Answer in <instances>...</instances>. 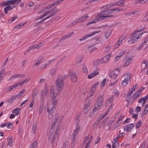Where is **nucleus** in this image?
<instances>
[{
	"label": "nucleus",
	"instance_id": "1",
	"mask_svg": "<svg viewBox=\"0 0 148 148\" xmlns=\"http://www.w3.org/2000/svg\"><path fill=\"white\" fill-rule=\"evenodd\" d=\"M58 94H54L53 96L52 97V101L51 103V110L50 109L48 106H47V110L48 112L49 113L52 114L53 113L55 110L56 108V104L58 100V99L57 98V96Z\"/></svg>",
	"mask_w": 148,
	"mask_h": 148
},
{
	"label": "nucleus",
	"instance_id": "2",
	"mask_svg": "<svg viewBox=\"0 0 148 148\" xmlns=\"http://www.w3.org/2000/svg\"><path fill=\"white\" fill-rule=\"evenodd\" d=\"M57 90L58 92L61 90L63 88L64 85V81H63L62 77L59 76L57 78L56 81Z\"/></svg>",
	"mask_w": 148,
	"mask_h": 148
},
{
	"label": "nucleus",
	"instance_id": "3",
	"mask_svg": "<svg viewBox=\"0 0 148 148\" xmlns=\"http://www.w3.org/2000/svg\"><path fill=\"white\" fill-rule=\"evenodd\" d=\"M103 102V96H99L97 98L96 106L101 107Z\"/></svg>",
	"mask_w": 148,
	"mask_h": 148
},
{
	"label": "nucleus",
	"instance_id": "4",
	"mask_svg": "<svg viewBox=\"0 0 148 148\" xmlns=\"http://www.w3.org/2000/svg\"><path fill=\"white\" fill-rule=\"evenodd\" d=\"M125 75L127 76V77L123 80L121 82L122 85L123 86H125L127 85L128 82L130 79V73H128Z\"/></svg>",
	"mask_w": 148,
	"mask_h": 148
},
{
	"label": "nucleus",
	"instance_id": "5",
	"mask_svg": "<svg viewBox=\"0 0 148 148\" xmlns=\"http://www.w3.org/2000/svg\"><path fill=\"white\" fill-rule=\"evenodd\" d=\"M69 73L71 81L74 82H77V78L76 73L75 72L70 71Z\"/></svg>",
	"mask_w": 148,
	"mask_h": 148
},
{
	"label": "nucleus",
	"instance_id": "6",
	"mask_svg": "<svg viewBox=\"0 0 148 148\" xmlns=\"http://www.w3.org/2000/svg\"><path fill=\"white\" fill-rule=\"evenodd\" d=\"M100 31H96L90 34H88L85 36H84L82 37L81 39H79V40L82 41L83 40H86L89 37H91L94 35L100 32Z\"/></svg>",
	"mask_w": 148,
	"mask_h": 148
},
{
	"label": "nucleus",
	"instance_id": "7",
	"mask_svg": "<svg viewBox=\"0 0 148 148\" xmlns=\"http://www.w3.org/2000/svg\"><path fill=\"white\" fill-rule=\"evenodd\" d=\"M134 127V125L133 123L129 124L126 125L124 127V130L125 131L131 132L132 128Z\"/></svg>",
	"mask_w": 148,
	"mask_h": 148
},
{
	"label": "nucleus",
	"instance_id": "8",
	"mask_svg": "<svg viewBox=\"0 0 148 148\" xmlns=\"http://www.w3.org/2000/svg\"><path fill=\"white\" fill-rule=\"evenodd\" d=\"M88 17H89V16L88 15H86L84 16H83L76 20L75 23H79L85 21L87 19V18Z\"/></svg>",
	"mask_w": 148,
	"mask_h": 148
},
{
	"label": "nucleus",
	"instance_id": "9",
	"mask_svg": "<svg viewBox=\"0 0 148 148\" xmlns=\"http://www.w3.org/2000/svg\"><path fill=\"white\" fill-rule=\"evenodd\" d=\"M105 19V16L103 15L101 13H100L96 16L95 20L98 21H101Z\"/></svg>",
	"mask_w": 148,
	"mask_h": 148
},
{
	"label": "nucleus",
	"instance_id": "10",
	"mask_svg": "<svg viewBox=\"0 0 148 148\" xmlns=\"http://www.w3.org/2000/svg\"><path fill=\"white\" fill-rule=\"evenodd\" d=\"M111 54H109L106 55L104 56L102 60V61L103 63H107L109 60V59L110 58Z\"/></svg>",
	"mask_w": 148,
	"mask_h": 148
},
{
	"label": "nucleus",
	"instance_id": "11",
	"mask_svg": "<svg viewBox=\"0 0 148 148\" xmlns=\"http://www.w3.org/2000/svg\"><path fill=\"white\" fill-rule=\"evenodd\" d=\"M57 8L56 7H55L53 8H52L50 10L46 12L44 14V15L45 16H46L48 15L49 14H51L53 12L55 11L56 10H57Z\"/></svg>",
	"mask_w": 148,
	"mask_h": 148
},
{
	"label": "nucleus",
	"instance_id": "12",
	"mask_svg": "<svg viewBox=\"0 0 148 148\" xmlns=\"http://www.w3.org/2000/svg\"><path fill=\"white\" fill-rule=\"evenodd\" d=\"M99 72L97 71H94L93 73H91L88 76V78L90 79L94 77L99 74Z\"/></svg>",
	"mask_w": 148,
	"mask_h": 148
},
{
	"label": "nucleus",
	"instance_id": "13",
	"mask_svg": "<svg viewBox=\"0 0 148 148\" xmlns=\"http://www.w3.org/2000/svg\"><path fill=\"white\" fill-rule=\"evenodd\" d=\"M143 33H140L139 34H137L135 36L133 37L132 39L133 40V41L135 42L136 41V40L139 39L142 36Z\"/></svg>",
	"mask_w": 148,
	"mask_h": 148
},
{
	"label": "nucleus",
	"instance_id": "14",
	"mask_svg": "<svg viewBox=\"0 0 148 148\" xmlns=\"http://www.w3.org/2000/svg\"><path fill=\"white\" fill-rule=\"evenodd\" d=\"M73 34V32H70L69 34L63 36L60 39L61 40H64L65 39L69 38L72 36Z\"/></svg>",
	"mask_w": 148,
	"mask_h": 148
},
{
	"label": "nucleus",
	"instance_id": "15",
	"mask_svg": "<svg viewBox=\"0 0 148 148\" xmlns=\"http://www.w3.org/2000/svg\"><path fill=\"white\" fill-rule=\"evenodd\" d=\"M25 75L24 74H17L15 75L11 76L10 78L8 80V81L10 80L13 78L16 79L18 77H24Z\"/></svg>",
	"mask_w": 148,
	"mask_h": 148
},
{
	"label": "nucleus",
	"instance_id": "16",
	"mask_svg": "<svg viewBox=\"0 0 148 148\" xmlns=\"http://www.w3.org/2000/svg\"><path fill=\"white\" fill-rule=\"evenodd\" d=\"M31 79V77H29L19 82V83L20 85L21 86H22L24 84L27 83Z\"/></svg>",
	"mask_w": 148,
	"mask_h": 148
},
{
	"label": "nucleus",
	"instance_id": "17",
	"mask_svg": "<svg viewBox=\"0 0 148 148\" xmlns=\"http://www.w3.org/2000/svg\"><path fill=\"white\" fill-rule=\"evenodd\" d=\"M132 59L129 58L127 60H126L125 62L123 65L124 67L127 66L129 65L130 64L132 63Z\"/></svg>",
	"mask_w": 148,
	"mask_h": 148
},
{
	"label": "nucleus",
	"instance_id": "18",
	"mask_svg": "<svg viewBox=\"0 0 148 148\" xmlns=\"http://www.w3.org/2000/svg\"><path fill=\"white\" fill-rule=\"evenodd\" d=\"M43 57H40L38 58L37 59V61L35 62V63L34 64V65L36 66L40 64V63L42 62V60H43Z\"/></svg>",
	"mask_w": 148,
	"mask_h": 148
},
{
	"label": "nucleus",
	"instance_id": "19",
	"mask_svg": "<svg viewBox=\"0 0 148 148\" xmlns=\"http://www.w3.org/2000/svg\"><path fill=\"white\" fill-rule=\"evenodd\" d=\"M148 41V35L147 36L146 38L145 39V40L143 43L141 45H140L138 47V49L140 50L143 47V46L144 45H146L147 42Z\"/></svg>",
	"mask_w": 148,
	"mask_h": 148
},
{
	"label": "nucleus",
	"instance_id": "20",
	"mask_svg": "<svg viewBox=\"0 0 148 148\" xmlns=\"http://www.w3.org/2000/svg\"><path fill=\"white\" fill-rule=\"evenodd\" d=\"M12 7L10 5H8L6 7L4 8V12L5 14H7L8 11L12 9Z\"/></svg>",
	"mask_w": 148,
	"mask_h": 148
},
{
	"label": "nucleus",
	"instance_id": "21",
	"mask_svg": "<svg viewBox=\"0 0 148 148\" xmlns=\"http://www.w3.org/2000/svg\"><path fill=\"white\" fill-rule=\"evenodd\" d=\"M134 96L132 97V99H133V102L139 96L140 94L139 93H138V92H137L136 93L134 94Z\"/></svg>",
	"mask_w": 148,
	"mask_h": 148
},
{
	"label": "nucleus",
	"instance_id": "22",
	"mask_svg": "<svg viewBox=\"0 0 148 148\" xmlns=\"http://www.w3.org/2000/svg\"><path fill=\"white\" fill-rule=\"evenodd\" d=\"M148 97L147 95H146L144 97H141L138 101V102L139 103H141L142 101H144L145 100H147L148 99Z\"/></svg>",
	"mask_w": 148,
	"mask_h": 148
},
{
	"label": "nucleus",
	"instance_id": "23",
	"mask_svg": "<svg viewBox=\"0 0 148 148\" xmlns=\"http://www.w3.org/2000/svg\"><path fill=\"white\" fill-rule=\"evenodd\" d=\"M112 33V30H110L106 32L105 34V38L107 39L111 35Z\"/></svg>",
	"mask_w": 148,
	"mask_h": 148
},
{
	"label": "nucleus",
	"instance_id": "24",
	"mask_svg": "<svg viewBox=\"0 0 148 148\" xmlns=\"http://www.w3.org/2000/svg\"><path fill=\"white\" fill-rule=\"evenodd\" d=\"M114 99L113 95H112L111 97L108 99L107 101L106 105L109 104L110 103H112Z\"/></svg>",
	"mask_w": 148,
	"mask_h": 148
},
{
	"label": "nucleus",
	"instance_id": "25",
	"mask_svg": "<svg viewBox=\"0 0 148 148\" xmlns=\"http://www.w3.org/2000/svg\"><path fill=\"white\" fill-rule=\"evenodd\" d=\"M6 126L8 129H12L13 127V124L11 122H7L6 123Z\"/></svg>",
	"mask_w": 148,
	"mask_h": 148
},
{
	"label": "nucleus",
	"instance_id": "26",
	"mask_svg": "<svg viewBox=\"0 0 148 148\" xmlns=\"http://www.w3.org/2000/svg\"><path fill=\"white\" fill-rule=\"evenodd\" d=\"M124 1L123 0H120L115 2V4L118 5H124Z\"/></svg>",
	"mask_w": 148,
	"mask_h": 148
},
{
	"label": "nucleus",
	"instance_id": "27",
	"mask_svg": "<svg viewBox=\"0 0 148 148\" xmlns=\"http://www.w3.org/2000/svg\"><path fill=\"white\" fill-rule=\"evenodd\" d=\"M139 12L138 10H136L134 11H131L129 12H128L127 13L125 14L126 15H134L137 13H138Z\"/></svg>",
	"mask_w": 148,
	"mask_h": 148
},
{
	"label": "nucleus",
	"instance_id": "28",
	"mask_svg": "<svg viewBox=\"0 0 148 148\" xmlns=\"http://www.w3.org/2000/svg\"><path fill=\"white\" fill-rule=\"evenodd\" d=\"M92 138V136L90 138V139L88 140V142L87 143L85 148H89L90 145V143H91Z\"/></svg>",
	"mask_w": 148,
	"mask_h": 148
},
{
	"label": "nucleus",
	"instance_id": "29",
	"mask_svg": "<svg viewBox=\"0 0 148 148\" xmlns=\"http://www.w3.org/2000/svg\"><path fill=\"white\" fill-rule=\"evenodd\" d=\"M36 129V123H33V127L32 128V132L34 134L35 133Z\"/></svg>",
	"mask_w": 148,
	"mask_h": 148
},
{
	"label": "nucleus",
	"instance_id": "30",
	"mask_svg": "<svg viewBox=\"0 0 148 148\" xmlns=\"http://www.w3.org/2000/svg\"><path fill=\"white\" fill-rule=\"evenodd\" d=\"M44 108V105L43 104H41L39 108L38 113L39 114H41L43 111Z\"/></svg>",
	"mask_w": 148,
	"mask_h": 148
},
{
	"label": "nucleus",
	"instance_id": "31",
	"mask_svg": "<svg viewBox=\"0 0 148 148\" xmlns=\"http://www.w3.org/2000/svg\"><path fill=\"white\" fill-rule=\"evenodd\" d=\"M83 72L85 73H88V70L85 64H83L82 66Z\"/></svg>",
	"mask_w": 148,
	"mask_h": 148
},
{
	"label": "nucleus",
	"instance_id": "32",
	"mask_svg": "<svg viewBox=\"0 0 148 148\" xmlns=\"http://www.w3.org/2000/svg\"><path fill=\"white\" fill-rule=\"evenodd\" d=\"M54 89L53 86H51L50 87V94L51 95H53L54 94H57L56 93H54Z\"/></svg>",
	"mask_w": 148,
	"mask_h": 148
},
{
	"label": "nucleus",
	"instance_id": "33",
	"mask_svg": "<svg viewBox=\"0 0 148 148\" xmlns=\"http://www.w3.org/2000/svg\"><path fill=\"white\" fill-rule=\"evenodd\" d=\"M58 136H55L54 135V136L51 139V146L52 147H53L54 146L53 143L54 142L55 140H56V138Z\"/></svg>",
	"mask_w": 148,
	"mask_h": 148
},
{
	"label": "nucleus",
	"instance_id": "34",
	"mask_svg": "<svg viewBox=\"0 0 148 148\" xmlns=\"http://www.w3.org/2000/svg\"><path fill=\"white\" fill-rule=\"evenodd\" d=\"M16 1V0H10L8 1H7L6 4H8V5H12L14 4Z\"/></svg>",
	"mask_w": 148,
	"mask_h": 148
},
{
	"label": "nucleus",
	"instance_id": "35",
	"mask_svg": "<svg viewBox=\"0 0 148 148\" xmlns=\"http://www.w3.org/2000/svg\"><path fill=\"white\" fill-rule=\"evenodd\" d=\"M119 138L118 137V136H117V137H116L115 138H114V140L115 141V142H113V141H112V144H114H114H116L117 145V146H118V145L119 144V143L117 141V140Z\"/></svg>",
	"mask_w": 148,
	"mask_h": 148
},
{
	"label": "nucleus",
	"instance_id": "36",
	"mask_svg": "<svg viewBox=\"0 0 148 148\" xmlns=\"http://www.w3.org/2000/svg\"><path fill=\"white\" fill-rule=\"evenodd\" d=\"M142 0H135L134 2V4L136 5L140 3L142 4Z\"/></svg>",
	"mask_w": 148,
	"mask_h": 148
},
{
	"label": "nucleus",
	"instance_id": "37",
	"mask_svg": "<svg viewBox=\"0 0 148 148\" xmlns=\"http://www.w3.org/2000/svg\"><path fill=\"white\" fill-rule=\"evenodd\" d=\"M123 54V53H121V55L119 56H118L115 57L114 61L115 62H117L120 59V57L122 56Z\"/></svg>",
	"mask_w": 148,
	"mask_h": 148
},
{
	"label": "nucleus",
	"instance_id": "38",
	"mask_svg": "<svg viewBox=\"0 0 148 148\" xmlns=\"http://www.w3.org/2000/svg\"><path fill=\"white\" fill-rule=\"evenodd\" d=\"M37 144V142L36 141H35L33 142V143L30 146V148H34L35 146Z\"/></svg>",
	"mask_w": 148,
	"mask_h": 148
},
{
	"label": "nucleus",
	"instance_id": "39",
	"mask_svg": "<svg viewBox=\"0 0 148 148\" xmlns=\"http://www.w3.org/2000/svg\"><path fill=\"white\" fill-rule=\"evenodd\" d=\"M60 129V126H59V127H57L56 130V131L55 132V133L54 134V135L55 136H58V134H59V130Z\"/></svg>",
	"mask_w": 148,
	"mask_h": 148
},
{
	"label": "nucleus",
	"instance_id": "40",
	"mask_svg": "<svg viewBox=\"0 0 148 148\" xmlns=\"http://www.w3.org/2000/svg\"><path fill=\"white\" fill-rule=\"evenodd\" d=\"M141 121L140 120L136 124V127L137 128H139L140 127L141 125Z\"/></svg>",
	"mask_w": 148,
	"mask_h": 148
},
{
	"label": "nucleus",
	"instance_id": "41",
	"mask_svg": "<svg viewBox=\"0 0 148 148\" xmlns=\"http://www.w3.org/2000/svg\"><path fill=\"white\" fill-rule=\"evenodd\" d=\"M44 17H45V16L44 15V14H43V15H42L40 16H39V17H38L37 18H36L34 20V22H36L39 19H41V18H43Z\"/></svg>",
	"mask_w": 148,
	"mask_h": 148
},
{
	"label": "nucleus",
	"instance_id": "42",
	"mask_svg": "<svg viewBox=\"0 0 148 148\" xmlns=\"http://www.w3.org/2000/svg\"><path fill=\"white\" fill-rule=\"evenodd\" d=\"M102 12H100L103 15H106V14H108V10L102 11Z\"/></svg>",
	"mask_w": 148,
	"mask_h": 148
},
{
	"label": "nucleus",
	"instance_id": "43",
	"mask_svg": "<svg viewBox=\"0 0 148 148\" xmlns=\"http://www.w3.org/2000/svg\"><path fill=\"white\" fill-rule=\"evenodd\" d=\"M21 110L20 108H16L15 109L13 110L12 112L13 113H16V112H18V111H20Z\"/></svg>",
	"mask_w": 148,
	"mask_h": 148
},
{
	"label": "nucleus",
	"instance_id": "44",
	"mask_svg": "<svg viewBox=\"0 0 148 148\" xmlns=\"http://www.w3.org/2000/svg\"><path fill=\"white\" fill-rule=\"evenodd\" d=\"M90 101H88V103L85 104L84 108H86V109H88L89 107L90 106Z\"/></svg>",
	"mask_w": 148,
	"mask_h": 148
},
{
	"label": "nucleus",
	"instance_id": "45",
	"mask_svg": "<svg viewBox=\"0 0 148 148\" xmlns=\"http://www.w3.org/2000/svg\"><path fill=\"white\" fill-rule=\"evenodd\" d=\"M59 11V10H58L57 11H56V12L53 13V14H51L49 16V17L50 18L53 17L55 16L58 13V11Z\"/></svg>",
	"mask_w": 148,
	"mask_h": 148
},
{
	"label": "nucleus",
	"instance_id": "46",
	"mask_svg": "<svg viewBox=\"0 0 148 148\" xmlns=\"http://www.w3.org/2000/svg\"><path fill=\"white\" fill-rule=\"evenodd\" d=\"M76 136L73 135V138L72 139V142L71 143V145H73H73H75V143L76 140Z\"/></svg>",
	"mask_w": 148,
	"mask_h": 148
},
{
	"label": "nucleus",
	"instance_id": "47",
	"mask_svg": "<svg viewBox=\"0 0 148 148\" xmlns=\"http://www.w3.org/2000/svg\"><path fill=\"white\" fill-rule=\"evenodd\" d=\"M20 85V84H19V82H18L16 84H14L12 86H11L12 88V89H13L14 88H15L16 87Z\"/></svg>",
	"mask_w": 148,
	"mask_h": 148
},
{
	"label": "nucleus",
	"instance_id": "48",
	"mask_svg": "<svg viewBox=\"0 0 148 148\" xmlns=\"http://www.w3.org/2000/svg\"><path fill=\"white\" fill-rule=\"evenodd\" d=\"M95 89L96 88H95L94 87H93V86H92V87L91 89V94L90 95V97H91L93 95V93L95 90Z\"/></svg>",
	"mask_w": 148,
	"mask_h": 148
},
{
	"label": "nucleus",
	"instance_id": "49",
	"mask_svg": "<svg viewBox=\"0 0 148 148\" xmlns=\"http://www.w3.org/2000/svg\"><path fill=\"white\" fill-rule=\"evenodd\" d=\"M18 17L17 15H16L15 16L12 17L10 19V21L11 23L15 20L18 18Z\"/></svg>",
	"mask_w": 148,
	"mask_h": 148
},
{
	"label": "nucleus",
	"instance_id": "50",
	"mask_svg": "<svg viewBox=\"0 0 148 148\" xmlns=\"http://www.w3.org/2000/svg\"><path fill=\"white\" fill-rule=\"evenodd\" d=\"M114 91L115 96L116 97H118L119 95V94L118 91V90L116 89H115L114 90Z\"/></svg>",
	"mask_w": 148,
	"mask_h": 148
},
{
	"label": "nucleus",
	"instance_id": "51",
	"mask_svg": "<svg viewBox=\"0 0 148 148\" xmlns=\"http://www.w3.org/2000/svg\"><path fill=\"white\" fill-rule=\"evenodd\" d=\"M56 69L55 68H54L52 69L51 72V74L52 75H55Z\"/></svg>",
	"mask_w": 148,
	"mask_h": 148
},
{
	"label": "nucleus",
	"instance_id": "52",
	"mask_svg": "<svg viewBox=\"0 0 148 148\" xmlns=\"http://www.w3.org/2000/svg\"><path fill=\"white\" fill-rule=\"evenodd\" d=\"M108 8H109L108 6V5L104 6L103 7L101 8L100 9V10L101 11H103Z\"/></svg>",
	"mask_w": 148,
	"mask_h": 148
},
{
	"label": "nucleus",
	"instance_id": "53",
	"mask_svg": "<svg viewBox=\"0 0 148 148\" xmlns=\"http://www.w3.org/2000/svg\"><path fill=\"white\" fill-rule=\"evenodd\" d=\"M114 106V105L113 104H112L109 107V108L108 109L107 113L110 112V110H112V108H113Z\"/></svg>",
	"mask_w": 148,
	"mask_h": 148
},
{
	"label": "nucleus",
	"instance_id": "54",
	"mask_svg": "<svg viewBox=\"0 0 148 148\" xmlns=\"http://www.w3.org/2000/svg\"><path fill=\"white\" fill-rule=\"evenodd\" d=\"M121 123L120 122H119L117 121L115 124L113 129H115L119 125V123Z\"/></svg>",
	"mask_w": 148,
	"mask_h": 148
},
{
	"label": "nucleus",
	"instance_id": "55",
	"mask_svg": "<svg viewBox=\"0 0 148 148\" xmlns=\"http://www.w3.org/2000/svg\"><path fill=\"white\" fill-rule=\"evenodd\" d=\"M141 110V108L140 106H137L135 109L136 112H138Z\"/></svg>",
	"mask_w": 148,
	"mask_h": 148
},
{
	"label": "nucleus",
	"instance_id": "56",
	"mask_svg": "<svg viewBox=\"0 0 148 148\" xmlns=\"http://www.w3.org/2000/svg\"><path fill=\"white\" fill-rule=\"evenodd\" d=\"M101 107H98L97 106H96V105L95 104V107L94 109H93L92 111L94 112L95 113L96 112L97 110L99 108Z\"/></svg>",
	"mask_w": 148,
	"mask_h": 148
},
{
	"label": "nucleus",
	"instance_id": "57",
	"mask_svg": "<svg viewBox=\"0 0 148 148\" xmlns=\"http://www.w3.org/2000/svg\"><path fill=\"white\" fill-rule=\"evenodd\" d=\"M106 81V79L105 78H104L103 79L102 82L101 83V86L103 87L104 86Z\"/></svg>",
	"mask_w": 148,
	"mask_h": 148
},
{
	"label": "nucleus",
	"instance_id": "58",
	"mask_svg": "<svg viewBox=\"0 0 148 148\" xmlns=\"http://www.w3.org/2000/svg\"><path fill=\"white\" fill-rule=\"evenodd\" d=\"M121 10H122V9H121V8H117L112 9V10L113 11V12L115 11H121Z\"/></svg>",
	"mask_w": 148,
	"mask_h": 148
},
{
	"label": "nucleus",
	"instance_id": "59",
	"mask_svg": "<svg viewBox=\"0 0 148 148\" xmlns=\"http://www.w3.org/2000/svg\"><path fill=\"white\" fill-rule=\"evenodd\" d=\"M124 37H121L120 38L119 40L117 42L119 43L120 42V43H121L122 41L124 40Z\"/></svg>",
	"mask_w": 148,
	"mask_h": 148
},
{
	"label": "nucleus",
	"instance_id": "60",
	"mask_svg": "<svg viewBox=\"0 0 148 148\" xmlns=\"http://www.w3.org/2000/svg\"><path fill=\"white\" fill-rule=\"evenodd\" d=\"M145 28V27H144L143 28H142L141 29H137L135 31V32H136L137 33L140 32L143 30H144Z\"/></svg>",
	"mask_w": 148,
	"mask_h": 148
},
{
	"label": "nucleus",
	"instance_id": "61",
	"mask_svg": "<svg viewBox=\"0 0 148 148\" xmlns=\"http://www.w3.org/2000/svg\"><path fill=\"white\" fill-rule=\"evenodd\" d=\"M108 118H106L104 119L103 121L101 123V125H104L105 124V123L107 122V121Z\"/></svg>",
	"mask_w": 148,
	"mask_h": 148
},
{
	"label": "nucleus",
	"instance_id": "62",
	"mask_svg": "<svg viewBox=\"0 0 148 148\" xmlns=\"http://www.w3.org/2000/svg\"><path fill=\"white\" fill-rule=\"evenodd\" d=\"M34 99H32L31 101V102L29 105V107L30 108H32L33 107V106L34 105Z\"/></svg>",
	"mask_w": 148,
	"mask_h": 148
},
{
	"label": "nucleus",
	"instance_id": "63",
	"mask_svg": "<svg viewBox=\"0 0 148 148\" xmlns=\"http://www.w3.org/2000/svg\"><path fill=\"white\" fill-rule=\"evenodd\" d=\"M37 94V93L35 92H33V94H32V97H33V99L34 100V99L35 98V97L36 96V95Z\"/></svg>",
	"mask_w": 148,
	"mask_h": 148
},
{
	"label": "nucleus",
	"instance_id": "64",
	"mask_svg": "<svg viewBox=\"0 0 148 148\" xmlns=\"http://www.w3.org/2000/svg\"><path fill=\"white\" fill-rule=\"evenodd\" d=\"M67 142L66 141L64 143V144L63 146H62L63 148H67Z\"/></svg>",
	"mask_w": 148,
	"mask_h": 148
}]
</instances>
